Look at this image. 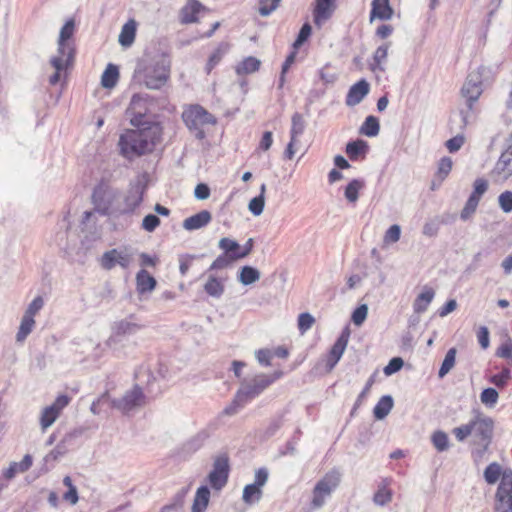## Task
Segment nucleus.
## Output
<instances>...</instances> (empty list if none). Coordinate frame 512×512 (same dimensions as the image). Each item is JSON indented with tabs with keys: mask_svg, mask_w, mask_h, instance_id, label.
<instances>
[{
	"mask_svg": "<svg viewBox=\"0 0 512 512\" xmlns=\"http://www.w3.org/2000/svg\"><path fill=\"white\" fill-rule=\"evenodd\" d=\"M163 128L151 122L142 128L125 129L117 143L119 154L128 161L150 154L162 141Z\"/></svg>",
	"mask_w": 512,
	"mask_h": 512,
	"instance_id": "1",
	"label": "nucleus"
},
{
	"mask_svg": "<svg viewBox=\"0 0 512 512\" xmlns=\"http://www.w3.org/2000/svg\"><path fill=\"white\" fill-rule=\"evenodd\" d=\"M75 31L73 20H68L61 28L58 40V55L51 58L50 63L55 69V73L50 76L49 83L56 85L60 79L62 72H65L74 61L75 50L68 41L72 38Z\"/></svg>",
	"mask_w": 512,
	"mask_h": 512,
	"instance_id": "2",
	"label": "nucleus"
},
{
	"mask_svg": "<svg viewBox=\"0 0 512 512\" xmlns=\"http://www.w3.org/2000/svg\"><path fill=\"white\" fill-rule=\"evenodd\" d=\"M181 118L187 129L199 140L206 137L205 127L217 123L216 117L199 104L185 105Z\"/></svg>",
	"mask_w": 512,
	"mask_h": 512,
	"instance_id": "3",
	"label": "nucleus"
},
{
	"mask_svg": "<svg viewBox=\"0 0 512 512\" xmlns=\"http://www.w3.org/2000/svg\"><path fill=\"white\" fill-rule=\"evenodd\" d=\"M494 422L490 417L481 414L472 419L473 445L472 455L481 459L487 452L493 437Z\"/></svg>",
	"mask_w": 512,
	"mask_h": 512,
	"instance_id": "4",
	"label": "nucleus"
},
{
	"mask_svg": "<svg viewBox=\"0 0 512 512\" xmlns=\"http://www.w3.org/2000/svg\"><path fill=\"white\" fill-rule=\"evenodd\" d=\"M341 482V473L338 469L333 468L328 471L317 483L312 490V498L310 506L313 509H319L326 499L339 486Z\"/></svg>",
	"mask_w": 512,
	"mask_h": 512,
	"instance_id": "5",
	"label": "nucleus"
},
{
	"mask_svg": "<svg viewBox=\"0 0 512 512\" xmlns=\"http://www.w3.org/2000/svg\"><path fill=\"white\" fill-rule=\"evenodd\" d=\"M283 376L282 371H275L271 375L259 374L256 375L250 382L244 383L237 392V401L252 400L261 394L276 380Z\"/></svg>",
	"mask_w": 512,
	"mask_h": 512,
	"instance_id": "6",
	"label": "nucleus"
},
{
	"mask_svg": "<svg viewBox=\"0 0 512 512\" xmlns=\"http://www.w3.org/2000/svg\"><path fill=\"white\" fill-rule=\"evenodd\" d=\"M485 72L484 67L471 71L462 88L461 97L464 100V105L474 109V104L478 101L479 97L483 93V73Z\"/></svg>",
	"mask_w": 512,
	"mask_h": 512,
	"instance_id": "7",
	"label": "nucleus"
},
{
	"mask_svg": "<svg viewBox=\"0 0 512 512\" xmlns=\"http://www.w3.org/2000/svg\"><path fill=\"white\" fill-rule=\"evenodd\" d=\"M171 62L168 59H161L147 68L144 82L149 89H160L170 79Z\"/></svg>",
	"mask_w": 512,
	"mask_h": 512,
	"instance_id": "8",
	"label": "nucleus"
},
{
	"mask_svg": "<svg viewBox=\"0 0 512 512\" xmlns=\"http://www.w3.org/2000/svg\"><path fill=\"white\" fill-rule=\"evenodd\" d=\"M495 512H512V470L505 469L495 495Z\"/></svg>",
	"mask_w": 512,
	"mask_h": 512,
	"instance_id": "9",
	"label": "nucleus"
},
{
	"mask_svg": "<svg viewBox=\"0 0 512 512\" xmlns=\"http://www.w3.org/2000/svg\"><path fill=\"white\" fill-rule=\"evenodd\" d=\"M229 473V456L227 453H222L215 458L213 468L211 472L208 474V482L210 486L214 490L220 491L222 488L226 486L229 478Z\"/></svg>",
	"mask_w": 512,
	"mask_h": 512,
	"instance_id": "10",
	"label": "nucleus"
},
{
	"mask_svg": "<svg viewBox=\"0 0 512 512\" xmlns=\"http://www.w3.org/2000/svg\"><path fill=\"white\" fill-rule=\"evenodd\" d=\"M133 261V254L128 251L127 248L123 250L111 249L104 252L99 259L100 266L104 270H112L116 265H119L123 269L129 268Z\"/></svg>",
	"mask_w": 512,
	"mask_h": 512,
	"instance_id": "11",
	"label": "nucleus"
},
{
	"mask_svg": "<svg viewBox=\"0 0 512 512\" xmlns=\"http://www.w3.org/2000/svg\"><path fill=\"white\" fill-rule=\"evenodd\" d=\"M71 398L67 395H59L55 401L45 407L40 416V427L43 431H46L61 415L63 409L69 405Z\"/></svg>",
	"mask_w": 512,
	"mask_h": 512,
	"instance_id": "12",
	"label": "nucleus"
},
{
	"mask_svg": "<svg viewBox=\"0 0 512 512\" xmlns=\"http://www.w3.org/2000/svg\"><path fill=\"white\" fill-rule=\"evenodd\" d=\"M147 110L145 100L140 95H133L126 110L130 124L135 128H142L150 124L152 121L146 120Z\"/></svg>",
	"mask_w": 512,
	"mask_h": 512,
	"instance_id": "13",
	"label": "nucleus"
},
{
	"mask_svg": "<svg viewBox=\"0 0 512 512\" xmlns=\"http://www.w3.org/2000/svg\"><path fill=\"white\" fill-rule=\"evenodd\" d=\"M115 195L111 192L106 183L97 185L92 194V202L96 211L103 215L109 214Z\"/></svg>",
	"mask_w": 512,
	"mask_h": 512,
	"instance_id": "14",
	"label": "nucleus"
},
{
	"mask_svg": "<svg viewBox=\"0 0 512 512\" xmlns=\"http://www.w3.org/2000/svg\"><path fill=\"white\" fill-rule=\"evenodd\" d=\"M493 173L503 180L512 176V132L507 139V148L501 153L497 160Z\"/></svg>",
	"mask_w": 512,
	"mask_h": 512,
	"instance_id": "15",
	"label": "nucleus"
},
{
	"mask_svg": "<svg viewBox=\"0 0 512 512\" xmlns=\"http://www.w3.org/2000/svg\"><path fill=\"white\" fill-rule=\"evenodd\" d=\"M473 108L461 105L456 111H453L449 118L451 131L462 132L473 116Z\"/></svg>",
	"mask_w": 512,
	"mask_h": 512,
	"instance_id": "16",
	"label": "nucleus"
},
{
	"mask_svg": "<svg viewBox=\"0 0 512 512\" xmlns=\"http://www.w3.org/2000/svg\"><path fill=\"white\" fill-rule=\"evenodd\" d=\"M145 395L139 386L133 387L119 401L118 407L123 411H130L145 404Z\"/></svg>",
	"mask_w": 512,
	"mask_h": 512,
	"instance_id": "17",
	"label": "nucleus"
},
{
	"mask_svg": "<svg viewBox=\"0 0 512 512\" xmlns=\"http://www.w3.org/2000/svg\"><path fill=\"white\" fill-rule=\"evenodd\" d=\"M336 9V0H316L313 10V18L316 26L320 27L334 13Z\"/></svg>",
	"mask_w": 512,
	"mask_h": 512,
	"instance_id": "18",
	"label": "nucleus"
},
{
	"mask_svg": "<svg viewBox=\"0 0 512 512\" xmlns=\"http://www.w3.org/2000/svg\"><path fill=\"white\" fill-rule=\"evenodd\" d=\"M248 244V248L241 249L240 245L230 238L224 237L219 241V247L227 253L232 260L246 257L251 251L252 239H249Z\"/></svg>",
	"mask_w": 512,
	"mask_h": 512,
	"instance_id": "19",
	"label": "nucleus"
},
{
	"mask_svg": "<svg viewBox=\"0 0 512 512\" xmlns=\"http://www.w3.org/2000/svg\"><path fill=\"white\" fill-rule=\"evenodd\" d=\"M370 91V85L365 79H361L353 84L345 99L347 106H355L359 104Z\"/></svg>",
	"mask_w": 512,
	"mask_h": 512,
	"instance_id": "20",
	"label": "nucleus"
},
{
	"mask_svg": "<svg viewBox=\"0 0 512 512\" xmlns=\"http://www.w3.org/2000/svg\"><path fill=\"white\" fill-rule=\"evenodd\" d=\"M208 9L198 0H188L186 5L180 11L181 23L190 24L198 22V15L206 12Z\"/></svg>",
	"mask_w": 512,
	"mask_h": 512,
	"instance_id": "21",
	"label": "nucleus"
},
{
	"mask_svg": "<svg viewBox=\"0 0 512 512\" xmlns=\"http://www.w3.org/2000/svg\"><path fill=\"white\" fill-rule=\"evenodd\" d=\"M393 9L390 6L389 0H372L370 22L375 19L386 21L390 20L393 16Z\"/></svg>",
	"mask_w": 512,
	"mask_h": 512,
	"instance_id": "22",
	"label": "nucleus"
},
{
	"mask_svg": "<svg viewBox=\"0 0 512 512\" xmlns=\"http://www.w3.org/2000/svg\"><path fill=\"white\" fill-rule=\"evenodd\" d=\"M368 150V143L362 139H357L347 143L345 152L351 161H357L364 159Z\"/></svg>",
	"mask_w": 512,
	"mask_h": 512,
	"instance_id": "23",
	"label": "nucleus"
},
{
	"mask_svg": "<svg viewBox=\"0 0 512 512\" xmlns=\"http://www.w3.org/2000/svg\"><path fill=\"white\" fill-rule=\"evenodd\" d=\"M33 464V458L30 454H26L20 462H12L9 467L3 471L4 478L10 480L18 473L28 471Z\"/></svg>",
	"mask_w": 512,
	"mask_h": 512,
	"instance_id": "24",
	"label": "nucleus"
},
{
	"mask_svg": "<svg viewBox=\"0 0 512 512\" xmlns=\"http://www.w3.org/2000/svg\"><path fill=\"white\" fill-rule=\"evenodd\" d=\"M157 285L156 279L150 275V273L141 269L136 274V289L139 294H144L147 292H151L155 289Z\"/></svg>",
	"mask_w": 512,
	"mask_h": 512,
	"instance_id": "25",
	"label": "nucleus"
},
{
	"mask_svg": "<svg viewBox=\"0 0 512 512\" xmlns=\"http://www.w3.org/2000/svg\"><path fill=\"white\" fill-rule=\"evenodd\" d=\"M211 221V214L207 210H203L194 214L183 221V227L186 230H197L206 226Z\"/></svg>",
	"mask_w": 512,
	"mask_h": 512,
	"instance_id": "26",
	"label": "nucleus"
},
{
	"mask_svg": "<svg viewBox=\"0 0 512 512\" xmlns=\"http://www.w3.org/2000/svg\"><path fill=\"white\" fill-rule=\"evenodd\" d=\"M210 500V491L207 486H201L197 489L193 504L192 512H205Z\"/></svg>",
	"mask_w": 512,
	"mask_h": 512,
	"instance_id": "27",
	"label": "nucleus"
},
{
	"mask_svg": "<svg viewBox=\"0 0 512 512\" xmlns=\"http://www.w3.org/2000/svg\"><path fill=\"white\" fill-rule=\"evenodd\" d=\"M261 67V61L256 57L249 56L244 58L235 67L238 76H245L257 72Z\"/></svg>",
	"mask_w": 512,
	"mask_h": 512,
	"instance_id": "28",
	"label": "nucleus"
},
{
	"mask_svg": "<svg viewBox=\"0 0 512 512\" xmlns=\"http://www.w3.org/2000/svg\"><path fill=\"white\" fill-rule=\"evenodd\" d=\"M137 23L134 19L127 21L119 34V43L123 47H129L133 44L136 36Z\"/></svg>",
	"mask_w": 512,
	"mask_h": 512,
	"instance_id": "29",
	"label": "nucleus"
},
{
	"mask_svg": "<svg viewBox=\"0 0 512 512\" xmlns=\"http://www.w3.org/2000/svg\"><path fill=\"white\" fill-rule=\"evenodd\" d=\"M230 48V44L227 42H221L209 56L208 61L206 63V73L210 74L212 70L219 64L222 60L223 56L228 52Z\"/></svg>",
	"mask_w": 512,
	"mask_h": 512,
	"instance_id": "30",
	"label": "nucleus"
},
{
	"mask_svg": "<svg viewBox=\"0 0 512 512\" xmlns=\"http://www.w3.org/2000/svg\"><path fill=\"white\" fill-rule=\"evenodd\" d=\"M347 343L348 336L346 335H341L334 343L328 356V362L331 367H333L340 360L346 349Z\"/></svg>",
	"mask_w": 512,
	"mask_h": 512,
	"instance_id": "31",
	"label": "nucleus"
},
{
	"mask_svg": "<svg viewBox=\"0 0 512 512\" xmlns=\"http://www.w3.org/2000/svg\"><path fill=\"white\" fill-rule=\"evenodd\" d=\"M226 278L210 276L204 285L205 292L215 298H219L224 293V282Z\"/></svg>",
	"mask_w": 512,
	"mask_h": 512,
	"instance_id": "32",
	"label": "nucleus"
},
{
	"mask_svg": "<svg viewBox=\"0 0 512 512\" xmlns=\"http://www.w3.org/2000/svg\"><path fill=\"white\" fill-rule=\"evenodd\" d=\"M390 480L384 479L374 494L373 500L377 505H385L392 499V491L389 488Z\"/></svg>",
	"mask_w": 512,
	"mask_h": 512,
	"instance_id": "33",
	"label": "nucleus"
},
{
	"mask_svg": "<svg viewBox=\"0 0 512 512\" xmlns=\"http://www.w3.org/2000/svg\"><path fill=\"white\" fill-rule=\"evenodd\" d=\"M119 79L117 66L108 64L101 77V84L104 88H113Z\"/></svg>",
	"mask_w": 512,
	"mask_h": 512,
	"instance_id": "34",
	"label": "nucleus"
},
{
	"mask_svg": "<svg viewBox=\"0 0 512 512\" xmlns=\"http://www.w3.org/2000/svg\"><path fill=\"white\" fill-rule=\"evenodd\" d=\"M380 130L379 120L375 116H368L360 127V133L367 137H375Z\"/></svg>",
	"mask_w": 512,
	"mask_h": 512,
	"instance_id": "35",
	"label": "nucleus"
},
{
	"mask_svg": "<svg viewBox=\"0 0 512 512\" xmlns=\"http://www.w3.org/2000/svg\"><path fill=\"white\" fill-rule=\"evenodd\" d=\"M34 326V318L24 314L20 323L19 330L16 334L17 342H23L27 338V336L32 332Z\"/></svg>",
	"mask_w": 512,
	"mask_h": 512,
	"instance_id": "36",
	"label": "nucleus"
},
{
	"mask_svg": "<svg viewBox=\"0 0 512 512\" xmlns=\"http://www.w3.org/2000/svg\"><path fill=\"white\" fill-rule=\"evenodd\" d=\"M393 407V401L390 396H383L374 407V416L377 419L386 417Z\"/></svg>",
	"mask_w": 512,
	"mask_h": 512,
	"instance_id": "37",
	"label": "nucleus"
},
{
	"mask_svg": "<svg viewBox=\"0 0 512 512\" xmlns=\"http://www.w3.org/2000/svg\"><path fill=\"white\" fill-rule=\"evenodd\" d=\"M363 187L364 182L362 180L353 179L350 181L344 191L346 199L351 203H355L358 200L359 192Z\"/></svg>",
	"mask_w": 512,
	"mask_h": 512,
	"instance_id": "38",
	"label": "nucleus"
},
{
	"mask_svg": "<svg viewBox=\"0 0 512 512\" xmlns=\"http://www.w3.org/2000/svg\"><path fill=\"white\" fill-rule=\"evenodd\" d=\"M456 354H457V350L454 347L450 348L447 351V353L444 357V360L441 364V367L439 369V372H438L439 378H443L444 376H446L450 372V370L454 367L455 362H456Z\"/></svg>",
	"mask_w": 512,
	"mask_h": 512,
	"instance_id": "39",
	"label": "nucleus"
},
{
	"mask_svg": "<svg viewBox=\"0 0 512 512\" xmlns=\"http://www.w3.org/2000/svg\"><path fill=\"white\" fill-rule=\"evenodd\" d=\"M262 497V490L257 485L248 484L243 489L242 499L246 504H253Z\"/></svg>",
	"mask_w": 512,
	"mask_h": 512,
	"instance_id": "40",
	"label": "nucleus"
},
{
	"mask_svg": "<svg viewBox=\"0 0 512 512\" xmlns=\"http://www.w3.org/2000/svg\"><path fill=\"white\" fill-rule=\"evenodd\" d=\"M431 441L438 452L447 451L450 447L448 435L441 430H437L432 434Z\"/></svg>",
	"mask_w": 512,
	"mask_h": 512,
	"instance_id": "41",
	"label": "nucleus"
},
{
	"mask_svg": "<svg viewBox=\"0 0 512 512\" xmlns=\"http://www.w3.org/2000/svg\"><path fill=\"white\" fill-rule=\"evenodd\" d=\"M260 278V273L257 269L250 267V266H244L241 269L239 280L244 285H250Z\"/></svg>",
	"mask_w": 512,
	"mask_h": 512,
	"instance_id": "42",
	"label": "nucleus"
},
{
	"mask_svg": "<svg viewBox=\"0 0 512 512\" xmlns=\"http://www.w3.org/2000/svg\"><path fill=\"white\" fill-rule=\"evenodd\" d=\"M297 50L298 49L293 48V50L286 57L283 65H282L281 74H280V77H279V88L280 89L284 87V85L286 83V74L289 71V69L291 68V66L296 61Z\"/></svg>",
	"mask_w": 512,
	"mask_h": 512,
	"instance_id": "43",
	"label": "nucleus"
},
{
	"mask_svg": "<svg viewBox=\"0 0 512 512\" xmlns=\"http://www.w3.org/2000/svg\"><path fill=\"white\" fill-rule=\"evenodd\" d=\"M63 484L68 488V491L63 494V500L70 503L71 505H75L78 502V492L76 487L72 483V479L70 476H65L63 479Z\"/></svg>",
	"mask_w": 512,
	"mask_h": 512,
	"instance_id": "44",
	"label": "nucleus"
},
{
	"mask_svg": "<svg viewBox=\"0 0 512 512\" xmlns=\"http://www.w3.org/2000/svg\"><path fill=\"white\" fill-rule=\"evenodd\" d=\"M503 471L501 470V466L493 462L489 464L484 471V478L488 484H495L499 477H502Z\"/></svg>",
	"mask_w": 512,
	"mask_h": 512,
	"instance_id": "45",
	"label": "nucleus"
},
{
	"mask_svg": "<svg viewBox=\"0 0 512 512\" xmlns=\"http://www.w3.org/2000/svg\"><path fill=\"white\" fill-rule=\"evenodd\" d=\"M291 121L292 125L290 130V137L298 139V137L304 132L305 129L304 118L302 114L296 112L293 114Z\"/></svg>",
	"mask_w": 512,
	"mask_h": 512,
	"instance_id": "46",
	"label": "nucleus"
},
{
	"mask_svg": "<svg viewBox=\"0 0 512 512\" xmlns=\"http://www.w3.org/2000/svg\"><path fill=\"white\" fill-rule=\"evenodd\" d=\"M388 48H389V45L388 44H383L381 46H379L374 55H373V69H380V70H383L382 68V64L386 61L387 59V56H388Z\"/></svg>",
	"mask_w": 512,
	"mask_h": 512,
	"instance_id": "47",
	"label": "nucleus"
},
{
	"mask_svg": "<svg viewBox=\"0 0 512 512\" xmlns=\"http://www.w3.org/2000/svg\"><path fill=\"white\" fill-rule=\"evenodd\" d=\"M452 166H453V161L450 157L441 158L438 163V169L436 172L437 178H440V180H445V178L451 172Z\"/></svg>",
	"mask_w": 512,
	"mask_h": 512,
	"instance_id": "48",
	"label": "nucleus"
},
{
	"mask_svg": "<svg viewBox=\"0 0 512 512\" xmlns=\"http://www.w3.org/2000/svg\"><path fill=\"white\" fill-rule=\"evenodd\" d=\"M488 181L484 178H477L473 183V192L469 197H474V199H477L478 202H480L481 197L486 193L488 190Z\"/></svg>",
	"mask_w": 512,
	"mask_h": 512,
	"instance_id": "49",
	"label": "nucleus"
},
{
	"mask_svg": "<svg viewBox=\"0 0 512 512\" xmlns=\"http://www.w3.org/2000/svg\"><path fill=\"white\" fill-rule=\"evenodd\" d=\"M452 434L459 442H463L469 436H472V419L467 424L453 428Z\"/></svg>",
	"mask_w": 512,
	"mask_h": 512,
	"instance_id": "50",
	"label": "nucleus"
},
{
	"mask_svg": "<svg viewBox=\"0 0 512 512\" xmlns=\"http://www.w3.org/2000/svg\"><path fill=\"white\" fill-rule=\"evenodd\" d=\"M511 379V372L509 368H503L498 374L490 378V382L498 388H504L508 381Z\"/></svg>",
	"mask_w": 512,
	"mask_h": 512,
	"instance_id": "51",
	"label": "nucleus"
},
{
	"mask_svg": "<svg viewBox=\"0 0 512 512\" xmlns=\"http://www.w3.org/2000/svg\"><path fill=\"white\" fill-rule=\"evenodd\" d=\"M479 202L474 197H469L460 213V218L467 221L475 213Z\"/></svg>",
	"mask_w": 512,
	"mask_h": 512,
	"instance_id": "52",
	"label": "nucleus"
},
{
	"mask_svg": "<svg viewBox=\"0 0 512 512\" xmlns=\"http://www.w3.org/2000/svg\"><path fill=\"white\" fill-rule=\"evenodd\" d=\"M499 394L494 388H485L480 394V400L483 404L488 406H494L497 403Z\"/></svg>",
	"mask_w": 512,
	"mask_h": 512,
	"instance_id": "53",
	"label": "nucleus"
},
{
	"mask_svg": "<svg viewBox=\"0 0 512 512\" xmlns=\"http://www.w3.org/2000/svg\"><path fill=\"white\" fill-rule=\"evenodd\" d=\"M315 323V318L309 313H301L298 316V329L303 335L306 333Z\"/></svg>",
	"mask_w": 512,
	"mask_h": 512,
	"instance_id": "54",
	"label": "nucleus"
},
{
	"mask_svg": "<svg viewBox=\"0 0 512 512\" xmlns=\"http://www.w3.org/2000/svg\"><path fill=\"white\" fill-rule=\"evenodd\" d=\"M282 0H259L258 11L261 16L270 15L279 5Z\"/></svg>",
	"mask_w": 512,
	"mask_h": 512,
	"instance_id": "55",
	"label": "nucleus"
},
{
	"mask_svg": "<svg viewBox=\"0 0 512 512\" xmlns=\"http://www.w3.org/2000/svg\"><path fill=\"white\" fill-rule=\"evenodd\" d=\"M401 234V229L399 225H392L384 234L383 237V244L384 245H390L393 243H396Z\"/></svg>",
	"mask_w": 512,
	"mask_h": 512,
	"instance_id": "56",
	"label": "nucleus"
},
{
	"mask_svg": "<svg viewBox=\"0 0 512 512\" xmlns=\"http://www.w3.org/2000/svg\"><path fill=\"white\" fill-rule=\"evenodd\" d=\"M264 206H265V199L263 196H256L254 198H252L249 202V205H248V208H249V211L255 215V216H259L263 210H264Z\"/></svg>",
	"mask_w": 512,
	"mask_h": 512,
	"instance_id": "57",
	"label": "nucleus"
},
{
	"mask_svg": "<svg viewBox=\"0 0 512 512\" xmlns=\"http://www.w3.org/2000/svg\"><path fill=\"white\" fill-rule=\"evenodd\" d=\"M311 32H312V28H311L310 24L305 23L301 27L299 34H298L296 40L294 41L292 47L295 49H298L310 37Z\"/></svg>",
	"mask_w": 512,
	"mask_h": 512,
	"instance_id": "58",
	"label": "nucleus"
},
{
	"mask_svg": "<svg viewBox=\"0 0 512 512\" xmlns=\"http://www.w3.org/2000/svg\"><path fill=\"white\" fill-rule=\"evenodd\" d=\"M499 206L505 213L512 212V192L504 191L498 197Z\"/></svg>",
	"mask_w": 512,
	"mask_h": 512,
	"instance_id": "59",
	"label": "nucleus"
},
{
	"mask_svg": "<svg viewBox=\"0 0 512 512\" xmlns=\"http://www.w3.org/2000/svg\"><path fill=\"white\" fill-rule=\"evenodd\" d=\"M160 225V219L153 214L146 215L142 221V228L147 232H153Z\"/></svg>",
	"mask_w": 512,
	"mask_h": 512,
	"instance_id": "60",
	"label": "nucleus"
},
{
	"mask_svg": "<svg viewBox=\"0 0 512 512\" xmlns=\"http://www.w3.org/2000/svg\"><path fill=\"white\" fill-rule=\"evenodd\" d=\"M403 360L400 357L392 358L389 363L384 367L383 371L386 376H390L399 371L403 366Z\"/></svg>",
	"mask_w": 512,
	"mask_h": 512,
	"instance_id": "61",
	"label": "nucleus"
},
{
	"mask_svg": "<svg viewBox=\"0 0 512 512\" xmlns=\"http://www.w3.org/2000/svg\"><path fill=\"white\" fill-rule=\"evenodd\" d=\"M465 138L462 134H457L453 138L446 141L445 146L449 150V152L454 153L457 152L464 144Z\"/></svg>",
	"mask_w": 512,
	"mask_h": 512,
	"instance_id": "62",
	"label": "nucleus"
},
{
	"mask_svg": "<svg viewBox=\"0 0 512 512\" xmlns=\"http://www.w3.org/2000/svg\"><path fill=\"white\" fill-rule=\"evenodd\" d=\"M368 308L365 304L357 307L352 314V321L355 325L360 326L366 319Z\"/></svg>",
	"mask_w": 512,
	"mask_h": 512,
	"instance_id": "63",
	"label": "nucleus"
},
{
	"mask_svg": "<svg viewBox=\"0 0 512 512\" xmlns=\"http://www.w3.org/2000/svg\"><path fill=\"white\" fill-rule=\"evenodd\" d=\"M496 355L505 359H512V341L509 339L503 343L496 351Z\"/></svg>",
	"mask_w": 512,
	"mask_h": 512,
	"instance_id": "64",
	"label": "nucleus"
}]
</instances>
